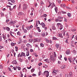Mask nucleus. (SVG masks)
Instances as JSON below:
<instances>
[{
	"mask_svg": "<svg viewBox=\"0 0 77 77\" xmlns=\"http://www.w3.org/2000/svg\"><path fill=\"white\" fill-rule=\"evenodd\" d=\"M44 74L46 77H48L49 76V72L48 71H45L44 72Z\"/></svg>",
	"mask_w": 77,
	"mask_h": 77,
	"instance_id": "1",
	"label": "nucleus"
},
{
	"mask_svg": "<svg viewBox=\"0 0 77 77\" xmlns=\"http://www.w3.org/2000/svg\"><path fill=\"white\" fill-rule=\"evenodd\" d=\"M50 60L51 62H52V61H54V57H53V55H50Z\"/></svg>",
	"mask_w": 77,
	"mask_h": 77,
	"instance_id": "2",
	"label": "nucleus"
},
{
	"mask_svg": "<svg viewBox=\"0 0 77 77\" xmlns=\"http://www.w3.org/2000/svg\"><path fill=\"white\" fill-rule=\"evenodd\" d=\"M27 5H26L25 4H23V10L24 11L27 9Z\"/></svg>",
	"mask_w": 77,
	"mask_h": 77,
	"instance_id": "3",
	"label": "nucleus"
},
{
	"mask_svg": "<svg viewBox=\"0 0 77 77\" xmlns=\"http://www.w3.org/2000/svg\"><path fill=\"white\" fill-rule=\"evenodd\" d=\"M23 56H24V57H26V54L25 53L22 52L21 54L20 57H23Z\"/></svg>",
	"mask_w": 77,
	"mask_h": 77,
	"instance_id": "4",
	"label": "nucleus"
},
{
	"mask_svg": "<svg viewBox=\"0 0 77 77\" xmlns=\"http://www.w3.org/2000/svg\"><path fill=\"white\" fill-rule=\"evenodd\" d=\"M66 53L67 55H68L70 54V50H67L66 51Z\"/></svg>",
	"mask_w": 77,
	"mask_h": 77,
	"instance_id": "5",
	"label": "nucleus"
},
{
	"mask_svg": "<svg viewBox=\"0 0 77 77\" xmlns=\"http://www.w3.org/2000/svg\"><path fill=\"white\" fill-rule=\"evenodd\" d=\"M40 25H42V27L43 28H44L45 27V23H44L43 22H42Z\"/></svg>",
	"mask_w": 77,
	"mask_h": 77,
	"instance_id": "6",
	"label": "nucleus"
},
{
	"mask_svg": "<svg viewBox=\"0 0 77 77\" xmlns=\"http://www.w3.org/2000/svg\"><path fill=\"white\" fill-rule=\"evenodd\" d=\"M55 22H62V20H59L58 19H55Z\"/></svg>",
	"mask_w": 77,
	"mask_h": 77,
	"instance_id": "7",
	"label": "nucleus"
},
{
	"mask_svg": "<svg viewBox=\"0 0 77 77\" xmlns=\"http://www.w3.org/2000/svg\"><path fill=\"white\" fill-rule=\"evenodd\" d=\"M51 8H53V7H55L56 6V5H55V4L53 2L52 3H51Z\"/></svg>",
	"mask_w": 77,
	"mask_h": 77,
	"instance_id": "8",
	"label": "nucleus"
},
{
	"mask_svg": "<svg viewBox=\"0 0 77 77\" xmlns=\"http://www.w3.org/2000/svg\"><path fill=\"white\" fill-rule=\"evenodd\" d=\"M2 38H3L4 40H6V36H5V34H3L2 35Z\"/></svg>",
	"mask_w": 77,
	"mask_h": 77,
	"instance_id": "9",
	"label": "nucleus"
},
{
	"mask_svg": "<svg viewBox=\"0 0 77 77\" xmlns=\"http://www.w3.org/2000/svg\"><path fill=\"white\" fill-rule=\"evenodd\" d=\"M57 18L60 20H62L63 19V17H62L60 16H58L57 17Z\"/></svg>",
	"mask_w": 77,
	"mask_h": 77,
	"instance_id": "10",
	"label": "nucleus"
},
{
	"mask_svg": "<svg viewBox=\"0 0 77 77\" xmlns=\"http://www.w3.org/2000/svg\"><path fill=\"white\" fill-rule=\"evenodd\" d=\"M28 41L29 43H32V42H33V39H29Z\"/></svg>",
	"mask_w": 77,
	"mask_h": 77,
	"instance_id": "11",
	"label": "nucleus"
},
{
	"mask_svg": "<svg viewBox=\"0 0 77 77\" xmlns=\"http://www.w3.org/2000/svg\"><path fill=\"white\" fill-rule=\"evenodd\" d=\"M69 77H72V72H70L69 73Z\"/></svg>",
	"mask_w": 77,
	"mask_h": 77,
	"instance_id": "12",
	"label": "nucleus"
},
{
	"mask_svg": "<svg viewBox=\"0 0 77 77\" xmlns=\"http://www.w3.org/2000/svg\"><path fill=\"white\" fill-rule=\"evenodd\" d=\"M22 30L23 31L24 33H27V30L26 29H22Z\"/></svg>",
	"mask_w": 77,
	"mask_h": 77,
	"instance_id": "13",
	"label": "nucleus"
},
{
	"mask_svg": "<svg viewBox=\"0 0 77 77\" xmlns=\"http://www.w3.org/2000/svg\"><path fill=\"white\" fill-rule=\"evenodd\" d=\"M44 61L45 62H46L47 63H50V62H49V60H48V59H45L44 60Z\"/></svg>",
	"mask_w": 77,
	"mask_h": 77,
	"instance_id": "14",
	"label": "nucleus"
},
{
	"mask_svg": "<svg viewBox=\"0 0 77 77\" xmlns=\"http://www.w3.org/2000/svg\"><path fill=\"white\" fill-rule=\"evenodd\" d=\"M61 68H62V69L65 68H66V66H65V65H62L61 66Z\"/></svg>",
	"mask_w": 77,
	"mask_h": 77,
	"instance_id": "15",
	"label": "nucleus"
},
{
	"mask_svg": "<svg viewBox=\"0 0 77 77\" xmlns=\"http://www.w3.org/2000/svg\"><path fill=\"white\" fill-rule=\"evenodd\" d=\"M11 47H13V46H15V45H16V43H13V42H12L11 43Z\"/></svg>",
	"mask_w": 77,
	"mask_h": 77,
	"instance_id": "16",
	"label": "nucleus"
},
{
	"mask_svg": "<svg viewBox=\"0 0 77 77\" xmlns=\"http://www.w3.org/2000/svg\"><path fill=\"white\" fill-rule=\"evenodd\" d=\"M56 47L57 48H58L59 47V45L58 44H56L55 45Z\"/></svg>",
	"mask_w": 77,
	"mask_h": 77,
	"instance_id": "17",
	"label": "nucleus"
},
{
	"mask_svg": "<svg viewBox=\"0 0 77 77\" xmlns=\"http://www.w3.org/2000/svg\"><path fill=\"white\" fill-rule=\"evenodd\" d=\"M6 30H7V31H10V28H9L8 27H7L5 28Z\"/></svg>",
	"mask_w": 77,
	"mask_h": 77,
	"instance_id": "18",
	"label": "nucleus"
},
{
	"mask_svg": "<svg viewBox=\"0 0 77 77\" xmlns=\"http://www.w3.org/2000/svg\"><path fill=\"white\" fill-rule=\"evenodd\" d=\"M57 25L58 27H59L60 26H61L62 25V24L60 23H57Z\"/></svg>",
	"mask_w": 77,
	"mask_h": 77,
	"instance_id": "19",
	"label": "nucleus"
},
{
	"mask_svg": "<svg viewBox=\"0 0 77 77\" xmlns=\"http://www.w3.org/2000/svg\"><path fill=\"white\" fill-rule=\"evenodd\" d=\"M12 33L14 34V32H12L11 31L10 32V35H11V36H12L13 37H14V38H15V37H14V36L13 35H12Z\"/></svg>",
	"mask_w": 77,
	"mask_h": 77,
	"instance_id": "20",
	"label": "nucleus"
},
{
	"mask_svg": "<svg viewBox=\"0 0 77 77\" xmlns=\"http://www.w3.org/2000/svg\"><path fill=\"white\" fill-rule=\"evenodd\" d=\"M13 64H17V62L16 60H14L13 62Z\"/></svg>",
	"mask_w": 77,
	"mask_h": 77,
	"instance_id": "21",
	"label": "nucleus"
},
{
	"mask_svg": "<svg viewBox=\"0 0 77 77\" xmlns=\"http://www.w3.org/2000/svg\"><path fill=\"white\" fill-rule=\"evenodd\" d=\"M26 56H29V51H27L26 52Z\"/></svg>",
	"mask_w": 77,
	"mask_h": 77,
	"instance_id": "22",
	"label": "nucleus"
},
{
	"mask_svg": "<svg viewBox=\"0 0 77 77\" xmlns=\"http://www.w3.org/2000/svg\"><path fill=\"white\" fill-rule=\"evenodd\" d=\"M52 74H54V75H56L57 74V73H56V71H53L52 72Z\"/></svg>",
	"mask_w": 77,
	"mask_h": 77,
	"instance_id": "23",
	"label": "nucleus"
},
{
	"mask_svg": "<svg viewBox=\"0 0 77 77\" xmlns=\"http://www.w3.org/2000/svg\"><path fill=\"white\" fill-rule=\"evenodd\" d=\"M59 36L60 38H63V36H62V34L61 33H60L59 34Z\"/></svg>",
	"mask_w": 77,
	"mask_h": 77,
	"instance_id": "24",
	"label": "nucleus"
},
{
	"mask_svg": "<svg viewBox=\"0 0 77 77\" xmlns=\"http://www.w3.org/2000/svg\"><path fill=\"white\" fill-rule=\"evenodd\" d=\"M26 45L27 47H31L32 46L29 43L27 44Z\"/></svg>",
	"mask_w": 77,
	"mask_h": 77,
	"instance_id": "25",
	"label": "nucleus"
},
{
	"mask_svg": "<svg viewBox=\"0 0 77 77\" xmlns=\"http://www.w3.org/2000/svg\"><path fill=\"white\" fill-rule=\"evenodd\" d=\"M67 15L69 17H71V14L70 13H67Z\"/></svg>",
	"mask_w": 77,
	"mask_h": 77,
	"instance_id": "26",
	"label": "nucleus"
},
{
	"mask_svg": "<svg viewBox=\"0 0 77 77\" xmlns=\"http://www.w3.org/2000/svg\"><path fill=\"white\" fill-rule=\"evenodd\" d=\"M52 29H53V30H56V27H55L54 26H53L52 27Z\"/></svg>",
	"mask_w": 77,
	"mask_h": 77,
	"instance_id": "27",
	"label": "nucleus"
},
{
	"mask_svg": "<svg viewBox=\"0 0 77 77\" xmlns=\"http://www.w3.org/2000/svg\"><path fill=\"white\" fill-rule=\"evenodd\" d=\"M45 40L46 41V42L47 43H49V40H48L47 38H45Z\"/></svg>",
	"mask_w": 77,
	"mask_h": 77,
	"instance_id": "28",
	"label": "nucleus"
},
{
	"mask_svg": "<svg viewBox=\"0 0 77 77\" xmlns=\"http://www.w3.org/2000/svg\"><path fill=\"white\" fill-rule=\"evenodd\" d=\"M18 48L17 46L15 47V50L16 51H18Z\"/></svg>",
	"mask_w": 77,
	"mask_h": 77,
	"instance_id": "29",
	"label": "nucleus"
},
{
	"mask_svg": "<svg viewBox=\"0 0 77 77\" xmlns=\"http://www.w3.org/2000/svg\"><path fill=\"white\" fill-rule=\"evenodd\" d=\"M63 28V25H61V26H60V30H62V29Z\"/></svg>",
	"mask_w": 77,
	"mask_h": 77,
	"instance_id": "30",
	"label": "nucleus"
},
{
	"mask_svg": "<svg viewBox=\"0 0 77 77\" xmlns=\"http://www.w3.org/2000/svg\"><path fill=\"white\" fill-rule=\"evenodd\" d=\"M52 39H53V40H57V38L55 37H54L52 38Z\"/></svg>",
	"mask_w": 77,
	"mask_h": 77,
	"instance_id": "31",
	"label": "nucleus"
},
{
	"mask_svg": "<svg viewBox=\"0 0 77 77\" xmlns=\"http://www.w3.org/2000/svg\"><path fill=\"white\" fill-rule=\"evenodd\" d=\"M35 69L34 68L32 69L31 70V71L32 72H34V71H35Z\"/></svg>",
	"mask_w": 77,
	"mask_h": 77,
	"instance_id": "32",
	"label": "nucleus"
},
{
	"mask_svg": "<svg viewBox=\"0 0 77 77\" xmlns=\"http://www.w3.org/2000/svg\"><path fill=\"white\" fill-rule=\"evenodd\" d=\"M40 4L41 5H44V2H43V1H41L40 2Z\"/></svg>",
	"mask_w": 77,
	"mask_h": 77,
	"instance_id": "33",
	"label": "nucleus"
},
{
	"mask_svg": "<svg viewBox=\"0 0 77 77\" xmlns=\"http://www.w3.org/2000/svg\"><path fill=\"white\" fill-rule=\"evenodd\" d=\"M40 46H41V47H43L44 46V44L42 43H41Z\"/></svg>",
	"mask_w": 77,
	"mask_h": 77,
	"instance_id": "34",
	"label": "nucleus"
},
{
	"mask_svg": "<svg viewBox=\"0 0 77 77\" xmlns=\"http://www.w3.org/2000/svg\"><path fill=\"white\" fill-rule=\"evenodd\" d=\"M17 68L18 70H21V67H20V66H17Z\"/></svg>",
	"mask_w": 77,
	"mask_h": 77,
	"instance_id": "35",
	"label": "nucleus"
},
{
	"mask_svg": "<svg viewBox=\"0 0 77 77\" xmlns=\"http://www.w3.org/2000/svg\"><path fill=\"white\" fill-rule=\"evenodd\" d=\"M14 70H17V66H15V67H13Z\"/></svg>",
	"mask_w": 77,
	"mask_h": 77,
	"instance_id": "36",
	"label": "nucleus"
},
{
	"mask_svg": "<svg viewBox=\"0 0 77 77\" xmlns=\"http://www.w3.org/2000/svg\"><path fill=\"white\" fill-rule=\"evenodd\" d=\"M17 35H19V36L20 35H21V33H20V31H19L17 32Z\"/></svg>",
	"mask_w": 77,
	"mask_h": 77,
	"instance_id": "37",
	"label": "nucleus"
},
{
	"mask_svg": "<svg viewBox=\"0 0 77 77\" xmlns=\"http://www.w3.org/2000/svg\"><path fill=\"white\" fill-rule=\"evenodd\" d=\"M27 40H25L23 41V43H24V44H26V43H27Z\"/></svg>",
	"mask_w": 77,
	"mask_h": 77,
	"instance_id": "38",
	"label": "nucleus"
},
{
	"mask_svg": "<svg viewBox=\"0 0 77 77\" xmlns=\"http://www.w3.org/2000/svg\"><path fill=\"white\" fill-rule=\"evenodd\" d=\"M23 60L21 58L19 60V62H23Z\"/></svg>",
	"mask_w": 77,
	"mask_h": 77,
	"instance_id": "39",
	"label": "nucleus"
},
{
	"mask_svg": "<svg viewBox=\"0 0 77 77\" xmlns=\"http://www.w3.org/2000/svg\"><path fill=\"white\" fill-rule=\"evenodd\" d=\"M37 42V38H35L34 40V42Z\"/></svg>",
	"mask_w": 77,
	"mask_h": 77,
	"instance_id": "40",
	"label": "nucleus"
},
{
	"mask_svg": "<svg viewBox=\"0 0 77 77\" xmlns=\"http://www.w3.org/2000/svg\"><path fill=\"white\" fill-rule=\"evenodd\" d=\"M21 4H19V7L18 10H20V8H21Z\"/></svg>",
	"mask_w": 77,
	"mask_h": 77,
	"instance_id": "41",
	"label": "nucleus"
},
{
	"mask_svg": "<svg viewBox=\"0 0 77 77\" xmlns=\"http://www.w3.org/2000/svg\"><path fill=\"white\" fill-rule=\"evenodd\" d=\"M1 15L2 16V17L3 16H4V14L3 13H2V12H1Z\"/></svg>",
	"mask_w": 77,
	"mask_h": 77,
	"instance_id": "42",
	"label": "nucleus"
},
{
	"mask_svg": "<svg viewBox=\"0 0 77 77\" xmlns=\"http://www.w3.org/2000/svg\"><path fill=\"white\" fill-rule=\"evenodd\" d=\"M68 39H67L66 41H65V42H66V44H69V43H68Z\"/></svg>",
	"mask_w": 77,
	"mask_h": 77,
	"instance_id": "43",
	"label": "nucleus"
},
{
	"mask_svg": "<svg viewBox=\"0 0 77 77\" xmlns=\"http://www.w3.org/2000/svg\"><path fill=\"white\" fill-rule=\"evenodd\" d=\"M26 29L27 30H30V28H29V26L26 27Z\"/></svg>",
	"mask_w": 77,
	"mask_h": 77,
	"instance_id": "44",
	"label": "nucleus"
},
{
	"mask_svg": "<svg viewBox=\"0 0 77 77\" xmlns=\"http://www.w3.org/2000/svg\"><path fill=\"white\" fill-rule=\"evenodd\" d=\"M11 3H15V0H11Z\"/></svg>",
	"mask_w": 77,
	"mask_h": 77,
	"instance_id": "45",
	"label": "nucleus"
},
{
	"mask_svg": "<svg viewBox=\"0 0 77 77\" xmlns=\"http://www.w3.org/2000/svg\"><path fill=\"white\" fill-rule=\"evenodd\" d=\"M9 10H10L11 11H12L13 9H14L13 8H11V7H9Z\"/></svg>",
	"mask_w": 77,
	"mask_h": 77,
	"instance_id": "46",
	"label": "nucleus"
},
{
	"mask_svg": "<svg viewBox=\"0 0 77 77\" xmlns=\"http://www.w3.org/2000/svg\"><path fill=\"white\" fill-rule=\"evenodd\" d=\"M54 9L55 12H57V8H55Z\"/></svg>",
	"mask_w": 77,
	"mask_h": 77,
	"instance_id": "47",
	"label": "nucleus"
},
{
	"mask_svg": "<svg viewBox=\"0 0 77 77\" xmlns=\"http://www.w3.org/2000/svg\"><path fill=\"white\" fill-rule=\"evenodd\" d=\"M58 1V2L60 4L61 3V1L60 0H57Z\"/></svg>",
	"mask_w": 77,
	"mask_h": 77,
	"instance_id": "48",
	"label": "nucleus"
},
{
	"mask_svg": "<svg viewBox=\"0 0 77 77\" xmlns=\"http://www.w3.org/2000/svg\"><path fill=\"white\" fill-rule=\"evenodd\" d=\"M29 36L30 38H32L33 36H32V35H31L29 34Z\"/></svg>",
	"mask_w": 77,
	"mask_h": 77,
	"instance_id": "49",
	"label": "nucleus"
},
{
	"mask_svg": "<svg viewBox=\"0 0 77 77\" xmlns=\"http://www.w3.org/2000/svg\"><path fill=\"white\" fill-rule=\"evenodd\" d=\"M21 57V54H19L17 55V57Z\"/></svg>",
	"mask_w": 77,
	"mask_h": 77,
	"instance_id": "50",
	"label": "nucleus"
},
{
	"mask_svg": "<svg viewBox=\"0 0 77 77\" xmlns=\"http://www.w3.org/2000/svg\"><path fill=\"white\" fill-rule=\"evenodd\" d=\"M0 41H2V37L1 36H0Z\"/></svg>",
	"mask_w": 77,
	"mask_h": 77,
	"instance_id": "51",
	"label": "nucleus"
},
{
	"mask_svg": "<svg viewBox=\"0 0 77 77\" xmlns=\"http://www.w3.org/2000/svg\"><path fill=\"white\" fill-rule=\"evenodd\" d=\"M37 42H39V41H40L41 40H40L39 38H37Z\"/></svg>",
	"mask_w": 77,
	"mask_h": 77,
	"instance_id": "52",
	"label": "nucleus"
},
{
	"mask_svg": "<svg viewBox=\"0 0 77 77\" xmlns=\"http://www.w3.org/2000/svg\"><path fill=\"white\" fill-rule=\"evenodd\" d=\"M30 52H33V50L32 49H30Z\"/></svg>",
	"mask_w": 77,
	"mask_h": 77,
	"instance_id": "53",
	"label": "nucleus"
},
{
	"mask_svg": "<svg viewBox=\"0 0 77 77\" xmlns=\"http://www.w3.org/2000/svg\"><path fill=\"white\" fill-rule=\"evenodd\" d=\"M61 12L62 14H66V12H65L63 11H62Z\"/></svg>",
	"mask_w": 77,
	"mask_h": 77,
	"instance_id": "54",
	"label": "nucleus"
},
{
	"mask_svg": "<svg viewBox=\"0 0 77 77\" xmlns=\"http://www.w3.org/2000/svg\"><path fill=\"white\" fill-rule=\"evenodd\" d=\"M75 30H76V29H72L71 30L72 32H74L75 31Z\"/></svg>",
	"mask_w": 77,
	"mask_h": 77,
	"instance_id": "55",
	"label": "nucleus"
},
{
	"mask_svg": "<svg viewBox=\"0 0 77 77\" xmlns=\"http://www.w3.org/2000/svg\"><path fill=\"white\" fill-rule=\"evenodd\" d=\"M24 25H23L22 26V30H23V29H24Z\"/></svg>",
	"mask_w": 77,
	"mask_h": 77,
	"instance_id": "56",
	"label": "nucleus"
},
{
	"mask_svg": "<svg viewBox=\"0 0 77 77\" xmlns=\"http://www.w3.org/2000/svg\"><path fill=\"white\" fill-rule=\"evenodd\" d=\"M74 42L72 41L71 42V44H74Z\"/></svg>",
	"mask_w": 77,
	"mask_h": 77,
	"instance_id": "57",
	"label": "nucleus"
},
{
	"mask_svg": "<svg viewBox=\"0 0 77 77\" xmlns=\"http://www.w3.org/2000/svg\"><path fill=\"white\" fill-rule=\"evenodd\" d=\"M30 58H31V56H30L29 57H28V59L29 60H30Z\"/></svg>",
	"mask_w": 77,
	"mask_h": 77,
	"instance_id": "58",
	"label": "nucleus"
},
{
	"mask_svg": "<svg viewBox=\"0 0 77 77\" xmlns=\"http://www.w3.org/2000/svg\"><path fill=\"white\" fill-rule=\"evenodd\" d=\"M64 59L65 61H66V60H67V58L66 57H64Z\"/></svg>",
	"mask_w": 77,
	"mask_h": 77,
	"instance_id": "59",
	"label": "nucleus"
},
{
	"mask_svg": "<svg viewBox=\"0 0 77 77\" xmlns=\"http://www.w3.org/2000/svg\"><path fill=\"white\" fill-rule=\"evenodd\" d=\"M74 38H75L76 39V40L77 41V35H76L75 36Z\"/></svg>",
	"mask_w": 77,
	"mask_h": 77,
	"instance_id": "60",
	"label": "nucleus"
},
{
	"mask_svg": "<svg viewBox=\"0 0 77 77\" xmlns=\"http://www.w3.org/2000/svg\"><path fill=\"white\" fill-rule=\"evenodd\" d=\"M42 63H38V65L39 66H40L42 65Z\"/></svg>",
	"mask_w": 77,
	"mask_h": 77,
	"instance_id": "61",
	"label": "nucleus"
},
{
	"mask_svg": "<svg viewBox=\"0 0 77 77\" xmlns=\"http://www.w3.org/2000/svg\"><path fill=\"white\" fill-rule=\"evenodd\" d=\"M9 19H7V20H6V23H8V22H9Z\"/></svg>",
	"mask_w": 77,
	"mask_h": 77,
	"instance_id": "62",
	"label": "nucleus"
},
{
	"mask_svg": "<svg viewBox=\"0 0 77 77\" xmlns=\"http://www.w3.org/2000/svg\"><path fill=\"white\" fill-rule=\"evenodd\" d=\"M31 68H32L31 66H30L29 67H27V68L29 69H30Z\"/></svg>",
	"mask_w": 77,
	"mask_h": 77,
	"instance_id": "63",
	"label": "nucleus"
},
{
	"mask_svg": "<svg viewBox=\"0 0 77 77\" xmlns=\"http://www.w3.org/2000/svg\"><path fill=\"white\" fill-rule=\"evenodd\" d=\"M43 16L44 17H47V14H43Z\"/></svg>",
	"mask_w": 77,
	"mask_h": 77,
	"instance_id": "64",
	"label": "nucleus"
}]
</instances>
